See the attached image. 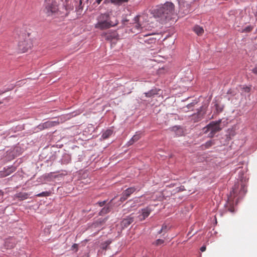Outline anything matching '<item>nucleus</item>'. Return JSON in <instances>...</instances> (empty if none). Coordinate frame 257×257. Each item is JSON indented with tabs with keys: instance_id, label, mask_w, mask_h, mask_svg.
<instances>
[{
	"instance_id": "10",
	"label": "nucleus",
	"mask_w": 257,
	"mask_h": 257,
	"mask_svg": "<svg viewBox=\"0 0 257 257\" xmlns=\"http://www.w3.org/2000/svg\"><path fill=\"white\" fill-rule=\"evenodd\" d=\"M60 123V121L59 119H57V120H54V121H47L46 122H45L44 123H42V124L39 125L40 128H50L52 126L57 125Z\"/></svg>"
},
{
	"instance_id": "35",
	"label": "nucleus",
	"mask_w": 257,
	"mask_h": 257,
	"mask_svg": "<svg viewBox=\"0 0 257 257\" xmlns=\"http://www.w3.org/2000/svg\"><path fill=\"white\" fill-rule=\"evenodd\" d=\"M244 91L246 92H249L250 90V88L249 87H245L244 88Z\"/></svg>"
},
{
	"instance_id": "34",
	"label": "nucleus",
	"mask_w": 257,
	"mask_h": 257,
	"mask_svg": "<svg viewBox=\"0 0 257 257\" xmlns=\"http://www.w3.org/2000/svg\"><path fill=\"white\" fill-rule=\"evenodd\" d=\"M167 229V226L166 225H163L162 227L161 230L159 232V233H161L163 232V230H166Z\"/></svg>"
},
{
	"instance_id": "26",
	"label": "nucleus",
	"mask_w": 257,
	"mask_h": 257,
	"mask_svg": "<svg viewBox=\"0 0 257 257\" xmlns=\"http://www.w3.org/2000/svg\"><path fill=\"white\" fill-rule=\"evenodd\" d=\"M215 108L216 110V111L218 113L221 112L223 110V107L219 105L218 104L216 103L215 104Z\"/></svg>"
},
{
	"instance_id": "15",
	"label": "nucleus",
	"mask_w": 257,
	"mask_h": 257,
	"mask_svg": "<svg viewBox=\"0 0 257 257\" xmlns=\"http://www.w3.org/2000/svg\"><path fill=\"white\" fill-rule=\"evenodd\" d=\"M136 190V188L134 187H130V188L126 189L123 192L124 194V195L128 198Z\"/></svg>"
},
{
	"instance_id": "4",
	"label": "nucleus",
	"mask_w": 257,
	"mask_h": 257,
	"mask_svg": "<svg viewBox=\"0 0 257 257\" xmlns=\"http://www.w3.org/2000/svg\"><path fill=\"white\" fill-rule=\"evenodd\" d=\"M58 10L57 3L53 0H45V12L48 16L55 14Z\"/></svg>"
},
{
	"instance_id": "23",
	"label": "nucleus",
	"mask_w": 257,
	"mask_h": 257,
	"mask_svg": "<svg viewBox=\"0 0 257 257\" xmlns=\"http://www.w3.org/2000/svg\"><path fill=\"white\" fill-rule=\"evenodd\" d=\"M111 3L116 5H120L123 3L127 2L128 0H110Z\"/></svg>"
},
{
	"instance_id": "16",
	"label": "nucleus",
	"mask_w": 257,
	"mask_h": 257,
	"mask_svg": "<svg viewBox=\"0 0 257 257\" xmlns=\"http://www.w3.org/2000/svg\"><path fill=\"white\" fill-rule=\"evenodd\" d=\"M193 31L198 36L202 35L204 33V30L203 28L199 26H195L193 28Z\"/></svg>"
},
{
	"instance_id": "3",
	"label": "nucleus",
	"mask_w": 257,
	"mask_h": 257,
	"mask_svg": "<svg viewBox=\"0 0 257 257\" xmlns=\"http://www.w3.org/2000/svg\"><path fill=\"white\" fill-rule=\"evenodd\" d=\"M221 122V119H219L217 121H211L206 126V128L207 130L205 131V132H209V136L213 137L216 133L221 130L222 128L220 126Z\"/></svg>"
},
{
	"instance_id": "28",
	"label": "nucleus",
	"mask_w": 257,
	"mask_h": 257,
	"mask_svg": "<svg viewBox=\"0 0 257 257\" xmlns=\"http://www.w3.org/2000/svg\"><path fill=\"white\" fill-rule=\"evenodd\" d=\"M252 30V27L248 26L243 30L242 32H249L251 31Z\"/></svg>"
},
{
	"instance_id": "24",
	"label": "nucleus",
	"mask_w": 257,
	"mask_h": 257,
	"mask_svg": "<svg viewBox=\"0 0 257 257\" xmlns=\"http://www.w3.org/2000/svg\"><path fill=\"white\" fill-rule=\"evenodd\" d=\"M71 161V158L68 155H66L64 157V158L62 159V163L63 164H68Z\"/></svg>"
},
{
	"instance_id": "22",
	"label": "nucleus",
	"mask_w": 257,
	"mask_h": 257,
	"mask_svg": "<svg viewBox=\"0 0 257 257\" xmlns=\"http://www.w3.org/2000/svg\"><path fill=\"white\" fill-rule=\"evenodd\" d=\"M246 191H247L246 190V187H245V185L241 184V188H240V189L239 190V193L241 195H243L245 194V193H246Z\"/></svg>"
},
{
	"instance_id": "17",
	"label": "nucleus",
	"mask_w": 257,
	"mask_h": 257,
	"mask_svg": "<svg viewBox=\"0 0 257 257\" xmlns=\"http://www.w3.org/2000/svg\"><path fill=\"white\" fill-rule=\"evenodd\" d=\"M141 137V134H137L135 135L132 138V139L128 142L130 145H132L135 142L138 141Z\"/></svg>"
},
{
	"instance_id": "18",
	"label": "nucleus",
	"mask_w": 257,
	"mask_h": 257,
	"mask_svg": "<svg viewBox=\"0 0 257 257\" xmlns=\"http://www.w3.org/2000/svg\"><path fill=\"white\" fill-rule=\"evenodd\" d=\"M111 210V208L109 205L104 207L99 212V214L100 215H103L104 214L109 213Z\"/></svg>"
},
{
	"instance_id": "39",
	"label": "nucleus",
	"mask_w": 257,
	"mask_h": 257,
	"mask_svg": "<svg viewBox=\"0 0 257 257\" xmlns=\"http://www.w3.org/2000/svg\"><path fill=\"white\" fill-rule=\"evenodd\" d=\"M206 246H202L201 248H200V250L202 251V252H203L204 251H205L206 250Z\"/></svg>"
},
{
	"instance_id": "37",
	"label": "nucleus",
	"mask_w": 257,
	"mask_h": 257,
	"mask_svg": "<svg viewBox=\"0 0 257 257\" xmlns=\"http://www.w3.org/2000/svg\"><path fill=\"white\" fill-rule=\"evenodd\" d=\"M228 210L231 212H233L234 211V208L233 206H230L228 209Z\"/></svg>"
},
{
	"instance_id": "44",
	"label": "nucleus",
	"mask_w": 257,
	"mask_h": 257,
	"mask_svg": "<svg viewBox=\"0 0 257 257\" xmlns=\"http://www.w3.org/2000/svg\"><path fill=\"white\" fill-rule=\"evenodd\" d=\"M2 103H3V102L2 101H0V104H2Z\"/></svg>"
},
{
	"instance_id": "7",
	"label": "nucleus",
	"mask_w": 257,
	"mask_h": 257,
	"mask_svg": "<svg viewBox=\"0 0 257 257\" xmlns=\"http://www.w3.org/2000/svg\"><path fill=\"white\" fill-rule=\"evenodd\" d=\"M140 16H136L134 18V23L133 24V27L132 28V32L134 33H139L144 31V27L141 26L139 23Z\"/></svg>"
},
{
	"instance_id": "31",
	"label": "nucleus",
	"mask_w": 257,
	"mask_h": 257,
	"mask_svg": "<svg viewBox=\"0 0 257 257\" xmlns=\"http://www.w3.org/2000/svg\"><path fill=\"white\" fill-rule=\"evenodd\" d=\"M106 201H103L101 202H98L96 204H98L99 206L102 207L105 205L106 203Z\"/></svg>"
},
{
	"instance_id": "32",
	"label": "nucleus",
	"mask_w": 257,
	"mask_h": 257,
	"mask_svg": "<svg viewBox=\"0 0 257 257\" xmlns=\"http://www.w3.org/2000/svg\"><path fill=\"white\" fill-rule=\"evenodd\" d=\"M4 192L0 190V200H2L4 197Z\"/></svg>"
},
{
	"instance_id": "38",
	"label": "nucleus",
	"mask_w": 257,
	"mask_h": 257,
	"mask_svg": "<svg viewBox=\"0 0 257 257\" xmlns=\"http://www.w3.org/2000/svg\"><path fill=\"white\" fill-rule=\"evenodd\" d=\"M72 247L73 248H76V251H77V250H78V249H77L78 244H77L75 243V244H74L72 245Z\"/></svg>"
},
{
	"instance_id": "27",
	"label": "nucleus",
	"mask_w": 257,
	"mask_h": 257,
	"mask_svg": "<svg viewBox=\"0 0 257 257\" xmlns=\"http://www.w3.org/2000/svg\"><path fill=\"white\" fill-rule=\"evenodd\" d=\"M164 242V240L163 239H157L155 242V244L156 245H161L162 244H163Z\"/></svg>"
},
{
	"instance_id": "25",
	"label": "nucleus",
	"mask_w": 257,
	"mask_h": 257,
	"mask_svg": "<svg viewBox=\"0 0 257 257\" xmlns=\"http://www.w3.org/2000/svg\"><path fill=\"white\" fill-rule=\"evenodd\" d=\"M50 194V193L48 191L43 192L41 193L38 194L36 195L38 197H46L49 196Z\"/></svg>"
},
{
	"instance_id": "20",
	"label": "nucleus",
	"mask_w": 257,
	"mask_h": 257,
	"mask_svg": "<svg viewBox=\"0 0 257 257\" xmlns=\"http://www.w3.org/2000/svg\"><path fill=\"white\" fill-rule=\"evenodd\" d=\"M112 134V131L110 130H106L104 133H103L102 135V137L105 139H107L110 136H111Z\"/></svg>"
},
{
	"instance_id": "30",
	"label": "nucleus",
	"mask_w": 257,
	"mask_h": 257,
	"mask_svg": "<svg viewBox=\"0 0 257 257\" xmlns=\"http://www.w3.org/2000/svg\"><path fill=\"white\" fill-rule=\"evenodd\" d=\"M110 243V242L106 241L103 243L102 245V248L104 249H106L107 246Z\"/></svg>"
},
{
	"instance_id": "36",
	"label": "nucleus",
	"mask_w": 257,
	"mask_h": 257,
	"mask_svg": "<svg viewBox=\"0 0 257 257\" xmlns=\"http://www.w3.org/2000/svg\"><path fill=\"white\" fill-rule=\"evenodd\" d=\"M173 130L174 131H178L179 132H181V130L180 128L178 127L177 126H174L173 127Z\"/></svg>"
},
{
	"instance_id": "45",
	"label": "nucleus",
	"mask_w": 257,
	"mask_h": 257,
	"mask_svg": "<svg viewBox=\"0 0 257 257\" xmlns=\"http://www.w3.org/2000/svg\"><path fill=\"white\" fill-rule=\"evenodd\" d=\"M4 92H4V91H3V92H2L1 94L4 93Z\"/></svg>"
},
{
	"instance_id": "5",
	"label": "nucleus",
	"mask_w": 257,
	"mask_h": 257,
	"mask_svg": "<svg viewBox=\"0 0 257 257\" xmlns=\"http://www.w3.org/2000/svg\"><path fill=\"white\" fill-rule=\"evenodd\" d=\"M32 46V42L29 36L25 35L19 42L18 47L22 52H26Z\"/></svg>"
},
{
	"instance_id": "21",
	"label": "nucleus",
	"mask_w": 257,
	"mask_h": 257,
	"mask_svg": "<svg viewBox=\"0 0 257 257\" xmlns=\"http://www.w3.org/2000/svg\"><path fill=\"white\" fill-rule=\"evenodd\" d=\"M214 145V143L212 141H207L205 144L203 145L202 146L204 149H208L211 146Z\"/></svg>"
},
{
	"instance_id": "2",
	"label": "nucleus",
	"mask_w": 257,
	"mask_h": 257,
	"mask_svg": "<svg viewBox=\"0 0 257 257\" xmlns=\"http://www.w3.org/2000/svg\"><path fill=\"white\" fill-rule=\"evenodd\" d=\"M97 21L94 27L101 30L115 27L118 24L117 19L114 16L110 17L107 13L100 14L97 18Z\"/></svg>"
},
{
	"instance_id": "13",
	"label": "nucleus",
	"mask_w": 257,
	"mask_h": 257,
	"mask_svg": "<svg viewBox=\"0 0 257 257\" xmlns=\"http://www.w3.org/2000/svg\"><path fill=\"white\" fill-rule=\"evenodd\" d=\"M14 197L18 198L19 200L22 201L27 199L29 197V194L25 192H19L16 194Z\"/></svg>"
},
{
	"instance_id": "14",
	"label": "nucleus",
	"mask_w": 257,
	"mask_h": 257,
	"mask_svg": "<svg viewBox=\"0 0 257 257\" xmlns=\"http://www.w3.org/2000/svg\"><path fill=\"white\" fill-rule=\"evenodd\" d=\"M15 245V241L13 238H9L5 241V245L7 249L13 248Z\"/></svg>"
},
{
	"instance_id": "9",
	"label": "nucleus",
	"mask_w": 257,
	"mask_h": 257,
	"mask_svg": "<svg viewBox=\"0 0 257 257\" xmlns=\"http://www.w3.org/2000/svg\"><path fill=\"white\" fill-rule=\"evenodd\" d=\"M238 184H235L232 190L230 193V195L228 197V200L229 204L233 203V199L237 196L238 193Z\"/></svg>"
},
{
	"instance_id": "12",
	"label": "nucleus",
	"mask_w": 257,
	"mask_h": 257,
	"mask_svg": "<svg viewBox=\"0 0 257 257\" xmlns=\"http://www.w3.org/2000/svg\"><path fill=\"white\" fill-rule=\"evenodd\" d=\"M134 217L129 216L121 221L120 225L122 228H126L134 222Z\"/></svg>"
},
{
	"instance_id": "11",
	"label": "nucleus",
	"mask_w": 257,
	"mask_h": 257,
	"mask_svg": "<svg viewBox=\"0 0 257 257\" xmlns=\"http://www.w3.org/2000/svg\"><path fill=\"white\" fill-rule=\"evenodd\" d=\"M152 211V209L151 208L150 206H147V207L142 209V215L140 216L141 220H145L147 217H148L149 216Z\"/></svg>"
},
{
	"instance_id": "19",
	"label": "nucleus",
	"mask_w": 257,
	"mask_h": 257,
	"mask_svg": "<svg viewBox=\"0 0 257 257\" xmlns=\"http://www.w3.org/2000/svg\"><path fill=\"white\" fill-rule=\"evenodd\" d=\"M146 96L148 97H150L154 95L158 94V90L157 89H152L149 92L145 93Z\"/></svg>"
},
{
	"instance_id": "42",
	"label": "nucleus",
	"mask_w": 257,
	"mask_h": 257,
	"mask_svg": "<svg viewBox=\"0 0 257 257\" xmlns=\"http://www.w3.org/2000/svg\"><path fill=\"white\" fill-rule=\"evenodd\" d=\"M161 69H160V70H159V73H161Z\"/></svg>"
},
{
	"instance_id": "40",
	"label": "nucleus",
	"mask_w": 257,
	"mask_h": 257,
	"mask_svg": "<svg viewBox=\"0 0 257 257\" xmlns=\"http://www.w3.org/2000/svg\"><path fill=\"white\" fill-rule=\"evenodd\" d=\"M197 115L198 116L199 119H201L203 116V114H201V112H198Z\"/></svg>"
},
{
	"instance_id": "8",
	"label": "nucleus",
	"mask_w": 257,
	"mask_h": 257,
	"mask_svg": "<svg viewBox=\"0 0 257 257\" xmlns=\"http://www.w3.org/2000/svg\"><path fill=\"white\" fill-rule=\"evenodd\" d=\"M16 170L15 166H11L7 168H4V170L0 171V177H5L14 172Z\"/></svg>"
},
{
	"instance_id": "43",
	"label": "nucleus",
	"mask_w": 257,
	"mask_h": 257,
	"mask_svg": "<svg viewBox=\"0 0 257 257\" xmlns=\"http://www.w3.org/2000/svg\"><path fill=\"white\" fill-rule=\"evenodd\" d=\"M139 199V198H138L137 199V200L136 201H137V202H138V199Z\"/></svg>"
},
{
	"instance_id": "41",
	"label": "nucleus",
	"mask_w": 257,
	"mask_h": 257,
	"mask_svg": "<svg viewBox=\"0 0 257 257\" xmlns=\"http://www.w3.org/2000/svg\"><path fill=\"white\" fill-rule=\"evenodd\" d=\"M102 0H96V2L98 4H99L102 1Z\"/></svg>"
},
{
	"instance_id": "1",
	"label": "nucleus",
	"mask_w": 257,
	"mask_h": 257,
	"mask_svg": "<svg viewBox=\"0 0 257 257\" xmlns=\"http://www.w3.org/2000/svg\"><path fill=\"white\" fill-rule=\"evenodd\" d=\"M154 11V16L159 18L162 24L166 23L172 18L174 5L171 2H167L163 5L156 6Z\"/></svg>"
},
{
	"instance_id": "29",
	"label": "nucleus",
	"mask_w": 257,
	"mask_h": 257,
	"mask_svg": "<svg viewBox=\"0 0 257 257\" xmlns=\"http://www.w3.org/2000/svg\"><path fill=\"white\" fill-rule=\"evenodd\" d=\"M127 199V197H126L125 195H124V194L123 193V192L122 193V195L120 198V201L121 202H123V201H124L125 200H126V199Z\"/></svg>"
},
{
	"instance_id": "6",
	"label": "nucleus",
	"mask_w": 257,
	"mask_h": 257,
	"mask_svg": "<svg viewBox=\"0 0 257 257\" xmlns=\"http://www.w3.org/2000/svg\"><path fill=\"white\" fill-rule=\"evenodd\" d=\"M102 36L106 40L110 42H115L119 39V35L117 32L115 31L104 33Z\"/></svg>"
},
{
	"instance_id": "33",
	"label": "nucleus",
	"mask_w": 257,
	"mask_h": 257,
	"mask_svg": "<svg viewBox=\"0 0 257 257\" xmlns=\"http://www.w3.org/2000/svg\"><path fill=\"white\" fill-rule=\"evenodd\" d=\"M252 72L255 74H257V66L252 69Z\"/></svg>"
}]
</instances>
